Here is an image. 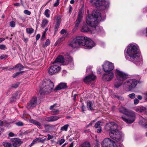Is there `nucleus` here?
<instances>
[{
    "label": "nucleus",
    "mask_w": 147,
    "mask_h": 147,
    "mask_svg": "<svg viewBox=\"0 0 147 147\" xmlns=\"http://www.w3.org/2000/svg\"><path fill=\"white\" fill-rule=\"evenodd\" d=\"M39 139L38 138H36L34 139L31 144L29 145V147H31L36 143L39 142Z\"/></svg>",
    "instance_id": "obj_29"
},
{
    "label": "nucleus",
    "mask_w": 147,
    "mask_h": 147,
    "mask_svg": "<svg viewBox=\"0 0 147 147\" xmlns=\"http://www.w3.org/2000/svg\"><path fill=\"white\" fill-rule=\"evenodd\" d=\"M24 12L25 14L28 15H30L31 14V12L27 10H24Z\"/></svg>",
    "instance_id": "obj_49"
},
{
    "label": "nucleus",
    "mask_w": 147,
    "mask_h": 147,
    "mask_svg": "<svg viewBox=\"0 0 147 147\" xmlns=\"http://www.w3.org/2000/svg\"><path fill=\"white\" fill-rule=\"evenodd\" d=\"M3 144L5 147H12V144L7 142H3Z\"/></svg>",
    "instance_id": "obj_34"
},
{
    "label": "nucleus",
    "mask_w": 147,
    "mask_h": 147,
    "mask_svg": "<svg viewBox=\"0 0 147 147\" xmlns=\"http://www.w3.org/2000/svg\"><path fill=\"white\" fill-rule=\"evenodd\" d=\"M138 47L133 44L129 45L128 47L127 51V55L126 58L136 65H140L142 63V59L140 57Z\"/></svg>",
    "instance_id": "obj_1"
},
{
    "label": "nucleus",
    "mask_w": 147,
    "mask_h": 147,
    "mask_svg": "<svg viewBox=\"0 0 147 147\" xmlns=\"http://www.w3.org/2000/svg\"><path fill=\"white\" fill-rule=\"evenodd\" d=\"M80 147H90V144L89 142H86L81 145Z\"/></svg>",
    "instance_id": "obj_32"
},
{
    "label": "nucleus",
    "mask_w": 147,
    "mask_h": 147,
    "mask_svg": "<svg viewBox=\"0 0 147 147\" xmlns=\"http://www.w3.org/2000/svg\"><path fill=\"white\" fill-rule=\"evenodd\" d=\"M8 57L7 55H2L0 56V59H4Z\"/></svg>",
    "instance_id": "obj_54"
},
{
    "label": "nucleus",
    "mask_w": 147,
    "mask_h": 147,
    "mask_svg": "<svg viewBox=\"0 0 147 147\" xmlns=\"http://www.w3.org/2000/svg\"><path fill=\"white\" fill-rule=\"evenodd\" d=\"M38 138L39 139V142H41L42 143H44L45 141L46 140V138L42 139V138L38 137Z\"/></svg>",
    "instance_id": "obj_45"
},
{
    "label": "nucleus",
    "mask_w": 147,
    "mask_h": 147,
    "mask_svg": "<svg viewBox=\"0 0 147 147\" xmlns=\"http://www.w3.org/2000/svg\"><path fill=\"white\" fill-rule=\"evenodd\" d=\"M90 2L92 4L94 5L97 7H101L102 0H90Z\"/></svg>",
    "instance_id": "obj_18"
},
{
    "label": "nucleus",
    "mask_w": 147,
    "mask_h": 147,
    "mask_svg": "<svg viewBox=\"0 0 147 147\" xmlns=\"http://www.w3.org/2000/svg\"><path fill=\"white\" fill-rule=\"evenodd\" d=\"M26 31L27 33L31 34L33 32L34 30L32 28H26Z\"/></svg>",
    "instance_id": "obj_33"
},
{
    "label": "nucleus",
    "mask_w": 147,
    "mask_h": 147,
    "mask_svg": "<svg viewBox=\"0 0 147 147\" xmlns=\"http://www.w3.org/2000/svg\"><path fill=\"white\" fill-rule=\"evenodd\" d=\"M61 18L60 16H58L57 17L56 19V22L54 28L55 32H57L58 31V28H59L61 24Z\"/></svg>",
    "instance_id": "obj_19"
},
{
    "label": "nucleus",
    "mask_w": 147,
    "mask_h": 147,
    "mask_svg": "<svg viewBox=\"0 0 147 147\" xmlns=\"http://www.w3.org/2000/svg\"><path fill=\"white\" fill-rule=\"evenodd\" d=\"M61 69V67L59 65L54 63L49 68V73L52 75L59 72Z\"/></svg>",
    "instance_id": "obj_11"
},
{
    "label": "nucleus",
    "mask_w": 147,
    "mask_h": 147,
    "mask_svg": "<svg viewBox=\"0 0 147 147\" xmlns=\"http://www.w3.org/2000/svg\"><path fill=\"white\" fill-rule=\"evenodd\" d=\"M14 68L17 69L18 70L21 71L23 69L24 67L21 64L19 63L15 66Z\"/></svg>",
    "instance_id": "obj_26"
},
{
    "label": "nucleus",
    "mask_w": 147,
    "mask_h": 147,
    "mask_svg": "<svg viewBox=\"0 0 147 147\" xmlns=\"http://www.w3.org/2000/svg\"><path fill=\"white\" fill-rule=\"evenodd\" d=\"M69 125L68 124H66L61 127V130L62 131H67V128L69 127Z\"/></svg>",
    "instance_id": "obj_36"
},
{
    "label": "nucleus",
    "mask_w": 147,
    "mask_h": 147,
    "mask_svg": "<svg viewBox=\"0 0 147 147\" xmlns=\"http://www.w3.org/2000/svg\"><path fill=\"white\" fill-rule=\"evenodd\" d=\"M125 115L129 117L128 119H127L125 117H121V118L123 120L127 123H131L136 120V115L134 111H128Z\"/></svg>",
    "instance_id": "obj_9"
},
{
    "label": "nucleus",
    "mask_w": 147,
    "mask_h": 147,
    "mask_svg": "<svg viewBox=\"0 0 147 147\" xmlns=\"http://www.w3.org/2000/svg\"><path fill=\"white\" fill-rule=\"evenodd\" d=\"M83 17L81 11H80L78 13L77 18L76 21L75 25V29H77L79 26L80 23L81 22Z\"/></svg>",
    "instance_id": "obj_16"
},
{
    "label": "nucleus",
    "mask_w": 147,
    "mask_h": 147,
    "mask_svg": "<svg viewBox=\"0 0 147 147\" xmlns=\"http://www.w3.org/2000/svg\"><path fill=\"white\" fill-rule=\"evenodd\" d=\"M81 31L83 32H87L90 31H91V30L86 24H83L82 27Z\"/></svg>",
    "instance_id": "obj_23"
},
{
    "label": "nucleus",
    "mask_w": 147,
    "mask_h": 147,
    "mask_svg": "<svg viewBox=\"0 0 147 147\" xmlns=\"http://www.w3.org/2000/svg\"><path fill=\"white\" fill-rule=\"evenodd\" d=\"M52 111L51 112V114L52 115H57L58 114V112L59 111L58 109H51Z\"/></svg>",
    "instance_id": "obj_30"
},
{
    "label": "nucleus",
    "mask_w": 147,
    "mask_h": 147,
    "mask_svg": "<svg viewBox=\"0 0 147 147\" xmlns=\"http://www.w3.org/2000/svg\"><path fill=\"white\" fill-rule=\"evenodd\" d=\"M137 84V81L135 79H130L123 84V87L126 91H129L134 88Z\"/></svg>",
    "instance_id": "obj_7"
},
{
    "label": "nucleus",
    "mask_w": 147,
    "mask_h": 147,
    "mask_svg": "<svg viewBox=\"0 0 147 147\" xmlns=\"http://www.w3.org/2000/svg\"><path fill=\"white\" fill-rule=\"evenodd\" d=\"M86 20L87 24L93 28L94 33L99 31V27L97 24L101 21V13L98 11H93L91 16L86 17Z\"/></svg>",
    "instance_id": "obj_3"
},
{
    "label": "nucleus",
    "mask_w": 147,
    "mask_h": 147,
    "mask_svg": "<svg viewBox=\"0 0 147 147\" xmlns=\"http://www.w3.org/2000/svg\"><path fill=\"white\" fill-rule=\"evenodd\" d=\"M117 125L114 122L107 123L105 127L107 131H110L109 133L110 137L116 142L119 141L121 138V132L118 129Z\"/></svg>",
    "instance_id": "obj_4"
},
{
    "label": "nucleus",
    "mask_w": 147,
    "mask_h": 147,
    "mask_svg": "<svg viewBox=\"0 0 147 147\" xmlns=\"http://www.w3.org/2000/svg\"><path fill=\"white\" fill-rule=\"evenodd\" d=\"M103 74V80L107 81H110L114 77V73L112 71L105 72Z\"/></svg>",
    "instance_id": "obj_13"
},
{
    "label": "nucleus",
    "mask_w": 147,
    "mask_h": 147,
    "mask_svg": "<svg viewBox=\"0 0 147 147\" xmlns=\"http://www.w3.org/2000/svg\"><path fill=\"white\" fill-rule=\"evenodd\" d=\"M24 71H21L20 72H16V73H15L16 74V76H19L20 74H22L23 73H24Z\"/></svg>",
    "instance_id": "obj_55"
},
{
    "label": "nucleus",
    "mask_w": 147,
    "mask_h": 147,
    "mask_svg": "<svg viewBox=\"0 0 147 147\" xmlns=\"http://www.w3.org/2000/svg\"><path fill=\"white\" fill-rule=\"evenodd\" d=\"M50 43V42L49 40L47 39L46 40L45 44L43 45L42 47H43L45 48L46 47H47V46H49Z\"/></svg>",
    "instance_id": "obj_37"
},
{
    "label": "nucleus",
    "mask_w": 147,
    "mask_h": 147,
    "mask_svg": "<svg viewBox=\"0 0 147 147\" xmlns=\"http://www.w3.org/2000/svg\"><path fill=\"white\" fill-rule=\"evenodd\" d=\"M18 94L17 92H16L13 94L12 97L14 99H16L18 98Z\"/></svg>",
    "instance_id": "obj_50"
},
{
    "label": "nucleus",
    "mask_w": 147,
    "mask_h": 147,
    "mask_svg": "<svg viewBox=\"0 0 147 147\" xmlns=\"http://www.w3.org/2000/svg\"><path fill=\"white\" fill-rule=\"evenodd\" d=\"M139 102V100L138 99L135 98L134 100V103L135 105L138 104Z\"/></svg>",
    "instance_id": "obj_56"
},
{
    "label": "nucleus",
    "mask_w": 147,
    "mask_h": 147,
    "mask_svg": "<svg viewBox=\"0 0 147 147\" xmlns=\"http://www.w3.org/2000/svg\"><path fill=\"white\" fill-rule=\"evenodd\" d=\"M102 4L101 6V8L102 9H105L106 8L109 7V2L108 0H102Z\"/></svg>",
    "instance_id": "obj_21"
},
{
    "label": "nucleus",
    "mask_w": 147,
    "mask_h": 147,
    "mask_svg": "<svg viewBox=\"0 0 147 147\" xmlns=\"http://www.w3.org/2000/svg\"><path fill=\"white\" fill-rule=\"evenodd\" d=\"M87 108L88 110H93V108L92 107V103L90 101L87 102Z\"/></svg>",
    "instance_id": "obj_28"
},
{
    "label": "nucleus",
    "mask_w": 147,
    "mask_h": 147,
    "mask_svg": "<svg viewBox=\"0 0 147 147\" xmlns=\"http://www.w3.org/2000/svg\"><path fill=\"white\" fill-rule=\"evenodd\" d=\"M103 69L105 72L112 71L114 68L113 64L109 62H106L104 64L103 66Z\"/></svg>",
    "instance_id": "obj_12"
},
{
    "label": "nucleus",
    "mask_w": 147,
    "mask_h": 147,
    "mask_svg": "<svg viewBox=\"0 0 147 147\" xmlns=\"http://www.w3.org/2000/svg\"><path fill=\"white\" fill-rule=\"evenodd\" d=\"M134 110L138 113H140V108H135L134 109Z\"/></svg>",
    "instance_id": "obj_62"
},
{
    "label": "nucleus",
    "mask_w": 147,
    "mask_h": 147,
    "mask_svg": "<svg viewBox=\"0 0 147 147\" xmlns=\"http://www.w3.org/2000/svg\"><path fill=\"white\" fill-rule=\"evenodd\" d=\"M29 121L30 123H32L34 125L38 126L39 128H41V125L39 122L34 119H30L29 120Z\"/></svg>",
    "instance_id": "obj_22"
},
{
    "label": "nucleus",
    "mask_w": 147,
    "mask_h": 147,
    "mask_svg": "<svg viewBox=\"0 0 147 147\" xmlns=\"http://www.w3.org/2000/svg\"><path fill=\"white\" fill-rule=\"evenodd\" d=\"M59 3V0H57L56 2L54 3L53 4L54 7L57 6Z\"/></svg>",
    "instance_id": "obj_48"
},
{
    "label": "nucleus",
    "mask_w": 147,
    "mask_h": 147,
    "mask_svg": "<svg viewBox=\"0 0 147 147\" xmlns=\"http://www.w3.org/2000/svg\"><path fill=\"white\" fill-rule=\"evenodd\" d=\"M81 109L82 112L83 113H85V107L84 106V105H83L81 107Z\"/></svg>",
    "instance_id": "obj_57"
},
{
    "label": "nucleus",
    "mask_w": 147,
    "mask_h": 147,
    "mask_svg": "<svg viewBox=\"0 0 147 147\" xmlns=\"http://www.w3.org/2000/svg\"><path fill=\"white\" fill-rule=\"evenodd\" d=\"M67 87L66 83H61L55 89V90H60L64 89Z\"/></svg>",
    "instance_id": "obj_20"
},
{
    "label": "nucleus",
    "mask_w": 147,
    "mask_h": 147,
    "mask_svg": "<svg viewBox=\"0 0 147 147\" xmlns=\"http://www.w3.org/2000/svg\"><path fill=\"white\" fill-rule=\"evenodd\" d=\"M135 94L134 93L129 94L128 95L129 97L131 99H134L135 97Z\"/></svg>",
    "instance_id": "obj_44"
},
{
    "label": "nucleus",
    "mask_w": 147,
    "mask_h": 147,
    "mask_svg": "<svg viewBox=\"0 0 147 147\" xmlns=\"http://www.w3.org/2000/svg\"><path fill=\"white\" fill-rule=\"evenodd\" d=\"M140 113L143 112H145V113L147 115V107H142L140 108Z\"/></svg>",
    "instance_id": "obj_31"
},
{
    "label": "nucleus",
    "mask_w": 147,
    "mask_h": 147,
    "mask_svg": "<svg viewBox=\"0 0 147 147\" xmlns=\"http://www.w3.org/2000/svg\"><path fill=\"white\" fill-rule=\"evenodd\" d=\"M10 141L13 143L12 145L14 147H19L23 143V142L18 138H11Z\"/></svg>",
    "instance_id": "obj_15"
},
{
    "label": "nucleus",
    "mask_w": 147,
    "mask_h": 147,
    "mask_svg": "<svg viewBox=\"0 0 147 147\" xmlns=\"http://www.w3.org/2000/svg\"><path fill=\"white\" fill-rule=\"evenodd\" d=\"M40 37V35L39 34H37L36 37V40H38Z\"/></svg>",
    "instance_id": "obj_61"
},
{
    "label": "nucleus",
    "mask_w": 147,
    "mask_h": 147,
    "mask_svg": "<svg viewBox=\"0 0 147 147\" xmlns=\"http://www.w3.org/2000/svg\"><path fill=\"white\" fill-rule=\"evenodd\" d=\"M37 104V98L33 97L28 103L27 108L28 109H32Z\"/></svg>",
    "instance_id": "obj_14"
},
{
    "label": "nucleus",
    "mask_w": 147,
    "mask_h": 147,
    "mask_svg": "<svg viewBox=\"0 0 147 147\" xmlns=\"http://www.w3.org/2000/svg\"><path fill=\"white\" fill-rule=\"evenodd\" d=\"M116 79L114 82V86L115 88H118L122 84V81L126 79L127 75L124 72L116 69L115 72Z\"/></svg>",
    "instance_id": "obj_5"
},
{
    "label": "nucleus",
    "mask_w": 147,
    "mask_h": 147,
    "mask_svg": "<svg viewBox=\"0 0 147 147\" xmlns=\"http://www.w3.org/2000/svg\"><path fill=\"white\" fill-rule=\"evenodd\" d=\"M20 83L19 82H18L15 84H11V87L12 88H16L18 86L20 85Z\"/></svg>",
    "instance_id": "obj_38"
},
{
    "label": "nucleus",
    "mask_w": 147,
    "mask_h": 147,
    "mask_svg": "<svg viewBox=\"0 0 147 147\" xmlns=\"http://www.w3.org/2000/svg\"><path fill=\"white\" fill-rule=\"evenodd\" d=\"M8 136L10 137H13L15 136V134L12 132H10Z\"/></svg>",
    "instance_id": "obj_59"
},
{
    "label": "nucleus",
    "mask_w": 147,
    "mask_h": 147,
    "mask_svg": "<svg viewBox=\"0 0 147 147\" xmlns=\"http://www.w3.org/2000/svg\"><path fill=\"white\" fill-rule=\"evenodd\" d=\"M101 144L102 147H117L115 142L108 138H105Z\"/></svg>",
    "instance_id": "obj_10"
},
{
    "label": "nucleus",
    "mask_w": 147,
    "mask_h": 147,
    "mask_svg": "<svg viewBox=\"0 0 147 147\" xmlns=\"http://www.w3.org/2000/svg\"><path fill=\"white\" fill-rule=\"evenodd\" d=\"M101 123L100 121H98L94 125V127L96 128L100 127V124Z\"/></svg>",
    "instance_id": "obj_41"
},
{
    "label": "nucleus",
    "mask_w": 147,
    "mask_h": 147,
    "mask_svg": "<svg viewBox=\"0 0 147 147\" xmlns=\"http://www.w3.org/2000/svg\"><path fill=\"white\" fill-rule=\"evenodd\" d=\"M95 78V76L93 74H91L86 77L84 79V81L86 83L88 84L91 81H94Z\"/></svg>",
    "instance_id": "obj_17"
},
{
    "label": "nucleus",
    "mask_w": 147,
    "mask_h": 147,
    "mask_svg": "<svg viewBox=\"0 0 147 147\" xmlns=\"http://www.w3.org/2000/svg\"><path fill=\"white\" fill-rule=\"evenodd\" d=\"M10 26L11 27H14L15 26V22L14 21H11L10 22Z\"/></svg>",
    "instance_id": "obj_53"
},
{
    "label": "nucleus",
    "mask_w": 147,
    "mask_h": 147,
    "mask_svg": "<svg viewBox=\"0 0 147 147\" xmlns=\"http://www.w3.org/2000/svg\"><path fill=\"white\" fill-rule=\"evenodd\" d=\"M52 121H54L57 120L58 119L60 118V117L58 116H52Z\"/></svg>",
    "instance_id": "obj_43"
},
{
    "label": "nucleus",
    "mask_w": 147,
    "mask_h": 147,
    "mask_svg": "<svg viewBox=\"0 0 147 147\" xmlns=\"http://www.w3.org/2000/svg\"><path fill=\"white\" fill-rule=\"evenodd\" d=\"M60 33L61 34H63L64 33H67V31L63 29L61 31Z\"/></svg>",
    "instance_id": "obj_58"
},
{
    "label": "nucleus",
    "mask_w": 147,
    "mask_h": 147,
    "mask_svg": "<svg viewBox=\"0 0 147 147\" xmlns=\"http://www.w3.org/2000/svg\"><path fill=\"white\" fill-rule=\"evenodd\" d=\"M5 47V45H0V49H3Z\"/></svg>",
    "instance_id": "obj_64"
},
{
    "label": "nucleus",
    "mask_w": 147,
    "mask_h": 147,
    "mask_svg": "<svg viewBox=\"0 0 147 147\" xmlns=\"http://www.w3.org/2000/svg\"><path fill=\"white\" fill-rule=\"evenodd\" d=\"M19 18L20 19V20H21L23 22H24L25 20V19L24 18L22 17L21 16H20L19 17Z\"/></svg>",
    "instance_id": "obj_63"
},
{
    "label": "nucleus",
    "mask_w": 147,
    "mask_h": 147,
    "mask_svg": "<svg viewBox=\"0 0 147 147\" xmlns=\"http://www.w3.org/2000/svg\"><path fill=\"white\" fill-rule=\"evenodd\" d=\"M45 120L48 122L52 121V116L46 118Z\"/></svg>",
    "instance_id": "obj_47"
},
{
    "label": "nucleus",
    "mask_w": 147,
    "mask_h": 147,
    "mask_svg": "<svg viewBox=\"0 0 147 147\" xmlns=\"http://www.w3.org/2000/svg\"><path fill=\"white\" fill-rule=\"evenodd\" d=\"M69 12L70 13H71L72 12V7L71 5H70L69 6Z\"/></svg>",
    "instance_id": "obj_60"
},
{
    "label": "nucleus",
    "mask_w": 147,
    "mask_h": 147,
    "mask_svg": "<svg viewBox=\"0 0 147 147\" xmlns=\"http://www.w3.org/2000/svg\"><path fill=\"white\" fill-rule=\"evenodd\" d=\"M59 106V104H58L57 103H55L53 105H51L50 107V109H54L55 108H56L57 107H58Z\"/></svg>",
    "instance_id": "obj_40"
},
{
    "label": "nucleus",
    "mask_w": 147,
    "mask_h": 147,
    "mask_svg": "<svg viewBox=\"0 0 147 147\" xmlns=\"http://www.w3.org/2000/svg\"><path fill=\"white\" fill-rule=\"evenodd\" d=\"M140 119V120L139 122V124L143 126H144L145 127L147 128V123H146V119L142 117H141Z\"/></svg>",
    "instance_id": "obj_24"
},
{
    "label": "nucleus",
    "mask_w": 147,
    "mask_h": 147,
    "mask_svg": "<svg viewBox=\"0 0 147 147\" xmlns=\"http://www.w3.org/2000/svg\"><path fill=\"white\" fill-rule=\"evenodd\" d=\"M65 58L66 60L65 61L64 57L62 55H59L55 59L53 63L59 62L62 63L63 65H67L69 62H72L73 61L72 58L68 53L66 54Z\"/></svg>",
    "instance_id": "obj_8"
},
{
    "label": "nucleus",
    "mask_w": 147,
    "mask_h": 147,
    "mask_svg": "<svg viewBox=\"0 0 147 147\" xmlns=\"http://www.w3.org/2000/svg\"><path fill=\"white\" fill-rule=\"evenodd\" d=\"M119 111L120 112L126 115L128 110L125 107H121L119 108Z\"/></svg>",
    "instance_id": "obj_25"
},
{
    "label": "nucleus",
    "mask_w": 147,
    "mask_h": 147,
    "mask_svg": "<svg viewBox=\"0 0 147 147\" xmlns=\"http://www.w3.org/2000/svg\"><path fill=\"white\" fill-rule=\"evenodd\" d=\"M50 125H49L45 124L44 125L45 128V130H49L50 129Z\"/></svg>",
    "instance_id": "obj_51"
},
{
    "label": "nucleus",
    "mask_w": 147,
    "mask_h": 147,
    "mask_svg": "<svg viewBox=\"0 0 147 147\" xmlns=\"http://www.w3.org/2000/svg\"><path fill=\"white\" fill-rule=\"evenodd\" d=\"M48 21L46 19L43 20L42 22V24L41 25V27L43 28L45 27L48 24Z\"/></svg>",
    "instance_id": "obj_27"
},
{
    "label": "nucleus",
    "mask_w": 147,
    "mask_h": 147,
    "mask_svg": "<svg viewBox=\"0 0 147 147\" xmlns=\"http://www.w3.org/2000/svg\"><path fill=\"white\" fill-rule=\"evenodd\" d=\"M43 85L45 86L42 87L39 91L41 95L49 94L53 90L54 85L53 82L50 80H47L45 82L43 83Z\"/></svg>",
    "instance_id": "obj_6"
},
{
    "label": "nucleus",
    "mask_w": 147,
    "mask_h": 147,
    "mask_svg": "<svg viewBox=\"0 0 147 147\" xmlns=\"http://www.w3.org/2000/svg\"><path fill=\"white\" fill-rule=\"evenodd\" d=\"M65 141V140L64 139H61L60 140L58 141L57 142V143L58 144H59L60 145H61L63 143H64Z\"/></svg>",
    "instance_id": "obj_42"
},
{
    "label": "nucleus",
    "mask_w": 147,
    "mask_h": 147,
    "mask_svg": "<svg viewBox=\"0 0 147 147\" xmlns=\"http://www.w3.org/2000/svg\"><path fill=\"white\" fill-rule=\"evenodd\" d=\"M6 121H2V120H0V126H3L5 125V124L6 123Z\"/></svg>",
    "instance_id": "obj_46"
},
{
    "label": "nucleus",
    "mask_w": 147,
    "mask_h": 147,
    "mask_svg": "<svg viewBox=\"0 0 147 147\" xmlns=\"http://www.w3.org/2000/svg\"><path fill=\"white\" fill-rule=\"evenodd\" d=\"M15 124L18 126H22L24 125V123L21 121L16 122Z\"/></svg>",
    "instance_id": "obj_39"
},
{
    "label": "nucleus",
    "mask_w": 147,
    "mask_h": 147,
    "mask_svg": "<svg viewBox=\"0 0 147 147\" xmlns=\"http://www.w3.org/2000/svg\"><path fill=\"white\" fill-rule=\"evenodd\" d=\"M48 137L47 138V140H49L51 139H53V136L51 135H50L48 134L47 135Z\"/></svg>",
    "instance_id": "obj_52"
},
{
    "label": "nucleus",
    "mask_w": 147,
    "mask_h": 147,
    "mask_svg": "<svg viewBox=\"0 0 147 147\" xmlns=\"http://www.w3.org/2000/svg\"><path fill=\"white\" fill-rule=\"evenodd\" d=\"M50 11L48 9H46L44 12V14L47 18H49L50 17Z\"/></svg>",
    "instance_id": "obj_35"
},
{
    "label": "nucleus",
    "mask_w": 147,
    "mask_h": 147,
    "mask_svg": "<svg viewBox=\"0 0 147 147\" xmlns=\"http://www.w3.org/2000/svg\"><path fill=\"white\" fill-rule=\"evenodd\" d=\"M69 46L75 48L78 45L84 46L88 49H90L95 45L93 41L87 37L78 36L74 38L69 45Z\"/></svg>",
    "instance_id": "obj_2"
}]
</instances>
